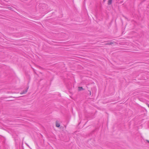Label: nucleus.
Here are the masks:
<instances>
[{
  "instance_id": "f257e3e1",
  "label": "nucleus",
  "mask_w": 149,
  "mask_h": 149,
  "mask_svg": "<svg viewBox=\"0 0 149 149\" xmlns=\"http://www.w3.org/2000/svg\"><path fill=\"white\" fill-rule=\"evenodd\" d=\"M28 89V88L26 90H24L22 92L20 93V94H23L26 93L27 91V90Z\"/></svg>"
},
{
  "instance_id": "f03ea898",
  "label": "nucleus",
  "mask_w": 149,
  "mask_h": 149,
  "mask_svg": "<svg viewBox=\"0 0 149 149\" xmlns=\"http://www.w3.org/2000/svg\"><path fill=\"white\" fill-rule=\"evenodd\" d=\"M112 0H109L108 4L109 5L111 4L112 2Z\"/></svg>"
},
{
  "instance_id": "7ed1b4c3",
  "label": "nucleus",
  "mask_w": 149,
  "mask_h": 149,
  "mask_svg": "<svg viewBox=\"0 0 149 149\" xmlns=\"http://www.w3.org/2000/svg\"><path fill=\"white\" fill-rule=\"evenodd\" d=\"M56 127H59L60 126V124L58 123H56Z\"/></svg>"
},
{
  "instance_id": "20e7f679",
  "label": "nucleus",
  "mask_w": 149,
  "mask_h": 149,
  "mask_svg": "<svg viewBox=\"0 0 149 149\" xmlns=\"http://www.w3.org/2000/svg\"><path fill=\"white\" fill-rule=\"evenodd\" d=\"M112 44V43L109 42V43H108L107 44H108L109 45H111Z\"/></svg>"
},
{
  "instance_id": "39448f33",
  "label": "nucleus",
  "mask_w": 149,
  "mask_h": 149,
  "mask_svg": "<svg viewBox=\"0 0 149 149\" xmlns=\"http://www.w3.org/2000/svg\"><path fill=\"white\" fill-rule=\"evenodd\" d=\"M79 90H80L81 89H82V87H79Z\"/></svg>"
},
{
  "instance_id": "423d86ee",
  "label": "nucleus",
  "mask_w": 149,
  "mask_h": 149,
  "mask_svg": "<svg viewBox=\"0 0 149 149\" xmlns=\"http://www.w3.org/2000/svg\"><path fill=\"white\" fill-rule=\"evenodd\" d=\"M4 125L6 126H8L7 125H6V123H5L4 124Z\"/></svg>"
},
{
  "instance_id": "0eeeda50",
  "label": "nucleus",
  "mask_w": 149,
  "mask_h": 149,
  "mask_svg": "<svg viewBox=\"0 0 149 149\" xmlns=\"http://www.w3.org/2000/svg\"><path fill=\"white\" fill-rule=\"evenodd\" d=\"M148 107H149V105H148Z\"/></svg>"
},
{
  "instance_id": "6e6552de",
  "label": "nucleus",
  "mask_w": 149,
  "mask_h": 149,
  "mask_svg": "<svg viewBox=\"0 0 149 149\" xmlns=\"http://www.w3.org/2000/svg\"><path fill=\"white\" fill-rule=\"evenodd\" d=\"M148 143H149V141H148Z\"/></svg>"
}]
</instances>
